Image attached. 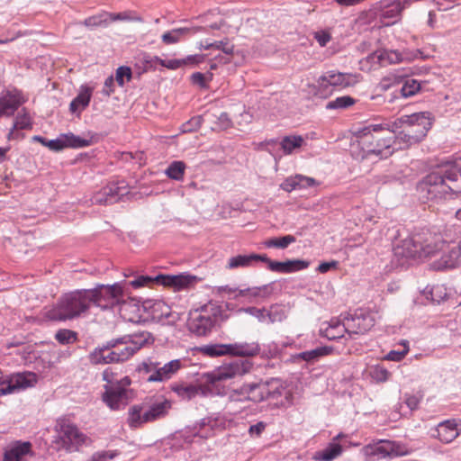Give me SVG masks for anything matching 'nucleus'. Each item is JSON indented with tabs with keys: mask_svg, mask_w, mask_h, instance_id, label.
<instances>
[{
	"mask_svg": "<svg viewBox=\"0 0 461 461\" xmlns=\"http://www.w3.org/2000/svg\"><path fill=\"white\" fill-rule=\"evenodd\" d=\"M431 239L428 229H415L413 231L405 228L397 230L393 237V256L390 263L385 265L384 272L407 269L410 259L433 256L438 246Z\"/></svg>",
	"mask_w": 461,
	"mask_h": 461,
	"instance_id": "nucleus-1",
	"label": "nucleus"
},
{
	"mask_svg": "<svg viewBox=\"0 0 461 461\" xmlns=\"http://www.w3.org/2000/svg\"><path fill=\"white\" fill-rule=\"evenodd\" d=\"M384 131H391L388 122L368 123L357 128L354 132L357 140L350 145L352 158L363 161L370 159L373 156L378 159L391 157L396 151L393 147L394 140L393 138L377 136Z\"/></svg>",
	"mask_w": 461,
	"mask_h": 461,
	"instance_id": "nucleus-2",
	"label": "nucleus"
},
{
	"mask_svg": "<svg viewBox=\"0 0 461 461\" xmlns=\"http://www.w3.org/2000/svg\"><path fill=\"white\" fill-rule=\"evenodd\" d=\"M285 389L284 382L279 377L264 379L248 374L242 384L231 391L230 397L240 402L260 403L278 399Z\"/></svg>",
	"mask_w": 461,
	"mask_h": 461,
	"instance_id": "nucleus-3",
	"label": "nucleus"
},
{
	"mask_svg": "<svg viewBox=\"0 0 461 461\" xmlns=\"http://www.w3.org/2000/svg\"><path fill=\"white\" fill-rule=\"evenodd\" d=\"M89 289H76L61 294L56 303L45 312L44 317L51 321H67L81 317L94 305Z\"/></svg>",
	"mask_w": 461,
	"mask_h": 461,
	"instance_id": "nucleus-4",
	"label": "nucleus"
},
{
	"mask_svg": "<svg viewBox=\"0 0 461 461\" xmlns=\"http://www.w3.org/2000/svg\"><path fill=\"white\" fill-rule=\"evenodd\" d=\"M172 406L173 402L164 395L146 397L142 402L129 407L126 423L131 429H140L144 424L165 419Z\"/></svg>",
	"mask_w": 461,
	"mask_h": 461,
	"instance_id": "nucleus-5",
	"label": "nucleus"
},
{
	"mask_svg": "<svg viewBox=\"0 0 461 461\" xmlns=\"http://www.w3.org/2000/svg\"><path fill=\"white\" fill-rule=\"evenodd\" d=\"M202 278L189 272L178 274L158 273L155 276L139 275L131 281L130 285L133 289L141 287L155 288L163 286L174 292H181L194 288Z\"/></svg>",
	"mask_w": 461,
	"mask_h": 461,
	"instance_id": "nucleus-6",
	"label": "nucleus"
},
{
	"mask_svg": "<svg viewBox=\"0 0 461 461\" xmlns=\"http://www.w3.org/2000/svg\"><path fill=\"white\" fill-rule=\"evenodd\" d=\"M131 281L125 280L113 283V285L96 284L95 287L89 288L94 305L100 306L101 301L108 302L111 305H118L122 311L129 307H134L137 312H140V299L129 295L128 286Z\"/></svg>",
	"mask_w": 461,
	"mask_h": 461,
	"instance_id": "nucleus-7",
	"label": "nucleus"
},
{
	"mask_svg": "<svg viewBox=\"0 0 461 461\" xmlns=\"http://www.w3.org/2000/svg\"><path fill=\"white\" fill-rule=\"evenodd\" d=\"M131 378L128 375L116 380L114 384H104L101 399L111 411L124 410L135 397L134 389L129 388Z\"/></svg>",
	"mask_w": 461,
	"mask_h": 461,
	"instance_id": "nucleus-8",
	"label": "nucleus"
},
{
	"mask_svg": "<svg viewBox=\"0 0 461 461\" xmlns=\"http://www.w3.org/2000/svg\"><path fill=\"white\" fill-rule=\"evenodd\" d=\"M366 459L380 460L384 458L393 459L398 456H407L411 453L408 447L399 441L379 439L364 446L361 449Z\"/></svg>",
	"mask_w": 461,
	"mask_h": 461,
	"instance_id": "nucleus-9",
	"label": "nucleus"
},
{
	"mask_svg": "<svg viewBox=\"0 0 461 461\" xmlns=\"http://www.w3.org/2000/svg\"><path fill=\"white\" fill-rule=\"evenodd\" d=\"M55 430L57 435L53 442L59 448L69 452L78 450L86 439V436L78 429L77 426L66 419L57 420Z\"/></svg>",
	"mask_w": 461,
	"mask_h": 461,
	"instance_id": "nucleus-10",
	"label": "nucleus"
},
{
	"mask_svg": "<svg viewBox=\"0 0 461 461\" xmlns=\"http://www.w3.org/2000/svg\"><path fill=\"white\" fill-rule=\"evenodd\" d=\"M445 182L439 172L432 171L417 182L416 191L422 203L447 200Z\"/></svg>",
	"mask_w": 461,
	"mask_h": 461,
	"instance_id": "nucleus-11",
	"label": "nucleus"
},
{
	"mask_svg": "<svg viewBox=\"0 0 461 461\" xmlns=\"http://www.w3.org/2000/svg\"><path fill=\"white\" fill-rule=\"evenodd\" d=\"M254 364L249 359H238L225 363L205 375L206 382L212 385L217 383L249 374Z\"/></svg>",
	"mask_w": 461,
	"mask_h": 461,
	"instance_id": "nucleus-12",
	"label": "nucleus"
},
{
	"mask_svg": "<svg viewBox=\"0 0 461 461\" xmlns=\"http://www.w3.org/2000/svg\"><path fill=\"white\" fill-rule=\"evenodd\" d=\"M140 299V311L150 316L151 321L157 323L162 322L164 319L168 320L167 325L174 326L179 320L180 314L170 310V307L162 300Z\"/></svg>",
	"mask_w": 461,
	"mask_h": 461,
	"instance_id": "nucleus-13",
	"label": "nucleus"
},
{
	"mask_svg": "<svg viewBox=\"0 0 461 461\" xmlns=\"http://www.w3.org/2000/svg\"><path fill=\"white\" fill-rule=\"evenodd\" d=\"M340 317L349 322L351 337L366 334L375 324V315L369 309L357 308L354 312H347L341 313Z\"/></svg>",
	"mask_w": 461,
	"mask_h": 461,
	"instance_id": "nucleus-14",
	"label": "nucleus"
},
{
	"mask_svg": "<svg viewBox=\"0 0 461 461\" xmlns=\"http://www.w3.org/2000/svg\"><path fill=\"white\" fill-rule=\"evenodd\" d=\"M391 127V131H397L399 129L407 128L413 130V127H417L414 131H426V135L432 126L431 113L429 112H419L411 114H404L395 119L393 122H388Z\"/></svg>",
	"mask_w": 461,
	"mask_h": 461,
	"instance_id": "nucleus-15",
	"label": "nucleus"
},
{
	"mask_svg": "<svg viewBox=\"0 0 461 461\" xmlns=\"http://www.w3.org/2000/svg\"><path fill=\"white\" fill-rule=\"evenodd\" d=\"M421 54L420 50L400 52L394 50L378 49L369 54L366 59L368 62L384 67L386 65L401 63L403 60H413L418 59Z\"/></svg>",
	"mask_w": 461,
	"mask_h": 461,
	"instance_id": "nucleus-16",
	"label": "nucleus"
},
{
	"mask_svg": "<svg viewBox=\"0 0 461 461\" xmlns=\"http://www.w3.org/2000/svg\"><path fill=\"white\" fill-rule=\"evenodd\" d=\"M219 426L218 417L207 416L196 421L193 426H187L184 430L179 431V437L183 438L185 443H192L195 437L208 438L213 436L214 430Z\"/></svg>",
	"mask_w": 461,
	"mask_h": 461,
	"instance_id": "nucleus-17",
	"label": "nucleus"
},
{
	"mask_svg": "<svg viewBox=\"0 0 461 461\" xmlns=\"http://www.w3.org/2000/svg\"><path fill=\"white\" fill-rule=\"evenodd\" d=\"M28 101L21 89L13 87L5 89L0 94V112L5 117L14 116L19 108Z\"/></svg>",
	"mask_w": 461,
	"mask_h": 461,
	"instance_id": "nucleus-18",
	"label": "nucleus"
},
{
	"mask_svg": "<svg viewBox=\"0 0 461 461\" xmlns=\"http://www.w3.org/2000/svg\"><path fill=\"white\" fill-rule=\"evenodd\" d=\"M5 380L8 381L5 389L1 390L3 394H12L20 390L33 387L38 382V376L33 372H17L5 375Z\"/></svg>",
	"mask_w": 461,
	"mask_h": 461,
	"instance_id": "nucleus-19",
	"label": "nucleus"
},
{
	"mask_svg": "<svg viewBox=\"0 0 461 461\" xmlns=\"http://www.w3.org/2000/svg\"><path fill=\"white\" fill-rule=\"evenodd\" d=\"M460 420L447 419L429 429V435L443 444L451 443L460 436Z\"/></svg>",
	"mask_w": 461,
	"mask_h": 461,
	"instance_id": "nucleus-20",
	"label": "nucleus"
},
{
	"mask_svg": "<svg viewBox=\"0 0 461 461\" xmlns=\"http://www.w3.org/2000/svg\"><path fill=\"white\" fill-rule=\"evenodd\" d=\"M267 268L275 273L291 274L308 268L311 261L303 258H288L284 261L271 259L267 256Z\"/></svg>",
	"mask_w": 461,
	"mask_h": 461,
	"instance_id": "nucleus-21",
	"label": "nucleus"
},
{
	"mask_svg": "<svg viewBox=\"0 0 461 461\" xmlns=\"http://www.w3.org/2000/svg\"><path fill=\"white\" fill-rule=\"evenodd\" d=\"M349 322L344 323V320L341 321L339 318H332L326 328H321L319 330L320 336L325 338L330 341H339V339H345L348 340L354 339L351 337Z\"/></svg>",
	"mask_w": 461,
	"mask_h": 461,
	"instance_id": "nucleus-22",
	"label": "nucleus"
},
{
	"mask_svg": "<svg viewBox=\"0 0 461 461\" xmlns=\"http://www.w3.org/2000/svg\"><path fill=\"white\" fill-rule=\"evenodd\" d=\"M394 140L393 147L398 149H405L410 148L411 145L421 142L426 137V131H414V130H409L407 128L399 129L397 131H389Z\"/></svg>",
	"mask_w": 461,
	"mask_h": 461,
	"instance_id": "nucleus-23",
	"label": "nucleus"
},
{
	"mask_svg": "<svg viewBox=\"0 0 461 461\" xmlns=\"http://www.w3.org/2000/svg\"><path fill=\"white\" fill-rule=\"evenodd\" d=\"M33 456L32 442L14 440L5 448L3 461H27L28 456Z\"/></svg>",
	"mask_w": 461,
	"mask_h": 461,
	"instance_id": "nucleus-24",
	"label": "nucleus"
},
{
	"mask_svg": "<svg viewBox=\"0 0 461 461\" xmlns=\"http://www.w3.org/2000/svg\"><path fill=\"white\" fill-rule=\"evenodd\" d=\"M117 341L107 340L99 344L89 353V362L94 366L119 364L110 348L112 345H115Z\"/></svg>",
	"mask_w": 461,
	"mask_h": 461,
	"instance_id": "nucleus-25",
	"label": "nucleus"
},
{
	"mask_svg": "<svg viewBox=\"0 0 461 461\" xmlns=\"http://www.w3.org/2000/svg\"><path fill=\"white\" fill-rule=\"evenodd\" d=\"M198 32H207L205 26H193V27H179L173 28L169 31L165 32L161 35V41L166 45H172L185 40L190 35L196 34Z\"/></svg>",
	"mask_w": 461,
	"mask_h": 461,
	"instance_id": "nucleus-26",
	"label": "nucleus"
},
{
	"mask_svg": "<svg viewBox=\"0 0 461 461\" xmlns=\"http://www.w3.org/2000/svg\"><path fill=\"white\" fill-rule=\"evenodd\" d=\"M94 87L88 84L80 86L77 95L69 104V112L79 116L86 110L91 102Z\"/></svg>",
	"mask_w": 461,
	"mask_h": 461,
	"instance_id": "nucleus-27",
	"label": "nucleus"
},
{
	"mask_svg": "<svg viewBox=\"0 0 461 461\" xmlns=\"http://www.w3.org/2000/svg\"><path fill=\"white\" fill-rule=\"evenodd\" d=\"M216 325V321L212 316L199 314L187 321L188 330L197 337L208 336Z\"/></svg>",
	"mask_w": 461,
	"mask_h": 461,
	"instance_id": "nucleus-28",
	"label": "nucleus"
},
{
	"mask_svg": "<svg viewBox=\"0 0 461 461\" xmlns=\"http://www.w3.org/2000/svg\"><path fill=\"white\" fill-rule=\"evenodd\" d=\"M182 367L180 359H174L166 363L163 366H156L153 374L149 375L147 382H165L169 380L175 374H176Z\"/></svg>",
	"mask_w": 461,
	"mask_h": 461,
	"instance_id": "nucleus-29",
	"label": "nucleus"
},
{
	"mask_svg": "<svg viewBox=\"0 0 461 461\" xmlns=\"http://www.w3.org/2000/svg\"><path fill=\"white\" fill-rule=\"evenodd\" d=\"M267 259V254H260L256 252H251L249 254H238L230 258L228 262V267L230 269L240 268V267H249L256 266L258 263L262 262L266 264V260Z\"/></svg>",
	"mask_w": 461,
	"mask_h": 461,
	"instance_id": "nucleus-30",
	"label": "nucleus"
},
{
	"mask_svg": "<svg viewBox=\"0 0 461 461\" xmlns=\"http://www.w3.org/2000/svg\"><path fill=\"white\" fill-rule=\"evenodd\" d=\"M119 182H110L93 197V202L99 205H110L117 203L119 197Z\"/></svg>",
	"mask_w": 461,
	"mask_h": 461,
	"instance_id": "nucleus-31",
	"label": "nucleus"
},
{
	"mask_svg": "<svg viewBox=\"0 0 461 461\" xmlns=\"http://www.w3.org/2000/svg\"><path fill=\"white\" fill-rule=\"evenodd\" d=\"M306 139L299 134H287L280 138L279 149L283 152L284 156H290L302 149L306 146Z\"/></svg>",
	"mask_w": 461,
	"mask_h": 461,
	"instance_id": "nucleus-32",
	"label": "nucleus"
},
{
	"mask_svg": "<svg viewBox=\"0 0 461 461\" xmlns=\"http://www.w3.org/2000/svg\"><path fill=\"white\" fill-rule=\"evenodd\" d=\"M89 138L76 135L73 132H67L64 139L67 143V149H82L89 147L99 140L98 134L93 131H87Z\"/></svg>",
	"mask_w": 461,
	"mask_h": 461,
	"instance_id": "nucleus-33",
	"label": "nucleus"
},
{
	"mask_svg": "<svg viewBox=\"0 0 461 461\" xmlns=\"http://www.w3.org/2000/svg\"><path fill=\"white\" fill-rule=\"evenodd\" d=\"M421 90V83L417 79L407 78L399 89H395L392 93L389 99L390 103H393L395 99L400 97L409 98L417 95Z\"/></svg>",
	"mask_w": 461,
	"mask_h": 461,
	"instance_id": "nucleus-34",
	"label": "nucleus"
},
{
	"mask_svg": "<svg viewBox=\"0 0 461 461\" xmlns=\"http://www.w3.org/2000/svg\"><path fill=\"white\" fill-rule=\"evenodd\" d=\"M126 343L134 350V355L143 347L151 345L155 341L154 336L149 331L135 332L125 334Z\"/></svg>",
	"mask_w": 461,
	"mask_h": 461,
	"instance_id": "nucleus-35",
	"label": "nucleus"
},
{
	"mask_svg": "<svg viewBox=\"0 0 461 461\" xmlns=\"http://www.w3.org/2000/svg\"><path fill=\"white\" fill-rule=\"evenodd\" d=\"M332 87H348L356 84V76L351 73H343L336 70H329L324 73Z\"/></svg>",
	"mask_w": 461,
	"mask_h": 461,
	"instance_id": "nucleus-36",
	"label": "nucleus"
},
{
	"mask_svg": "<svg viewBox=\"0 0 461 461\" xmlns=\"http://www.w3.org/2000/svg\"><path fill=\"white\" fill-rule=\"evenodd\" d=\"M342 452V445L339 441L331 439L323 449L315 452L312 458L315 461H332Z\"/></svg>",
	"mask_w": 461,
	"mask_h": 461,
	"instance_id": "nucleus-37",
	"label": "nucleus"
},
{
	"mask_svg": "<svg viewBox=\"0 0 461 461\" xmlns=\"http://www.w3.org/2000/svg\"><path fill=\"white\" fill-rule=\"evenodd\" d=\"M169 387L173 393H175L181 400L184 401H190L194 399L198 395L200 392L198 385L186 384L184 382L172 383Z\"/></svg>",
	"mask_w": 461,
	"mask_h": 461,
	"instance_id": "nucleus-38",
	"label": "nucleus"
},
{
	"mask_svg": "<svg viewBox=\"0 0 461 461\" xmlns=\"http://www.w3.org/2000/svg\"><path fill=\"white\" fill-rule=\"evenodd\" d=\"M285 348L286 344L279 345L275 341H271L267 344L260 345V353H258V356L263 360L278 358L284 362L285 359H283V353Z\"/></svg>",
	"mask_w": 461,
	"mask_h": 461,
	"instance_id": "nucleus-39",
	"label": "nucleus"
},
{
	"mask_svg": "<svg viewBox=\"0 0 461 461\" xmlns=\"http://www.w3.org/2000/svg\"><path fill=\"white\" fill-rule=\"evenodd\" d=\"M111 340H119L110 347L119 363L125 362L134 356V350L126 343V338L121 336Z\"/></svg>",
	"mask_w": 461,
	"mask_h": 461,
	"instance_id": "nucleus-40",
	"label": "nucleus"
},
{
	"mask_svg": "<svg viewBox=\"0 0 461 461\" xmlns=\"http://www.w3.org/2000/svg\"><path fill=\"white\" fill-rule=\"evenodd\" d=\"M155 59H159L158 56H152L149 52H141L138 59V62L135 63V68L138 70L139 77L148 73L149 71H156L157 66L158 65V61L155 60Z\"/></svg>",
	"mask_w": 461,
	"mask_h": 461,
	"instance_id": "nucleus-41",
	"label": "nucleus"
},
{
	"mask_svg": "<svg viewBox=\"0 0 461 461\" xmlns=\"http://www.w3.org/2000/svg\"><path fill=\"white\" fill-rule=\"evenodd\" d=\"M329 83L330 81L326 76L322 74L317 78L316 84L308 85L310 93L312 95L322 99L330 97L333 93V89L332 86Z\"/></svg>",
	"mask_w": 461,
	"mask_h": 461,
	"instance_id": "nucleus-42",
	"label": "nucleus"
},
{
	"mask_svg": "<svg viewBox=\"0 0 461 461\" xmlns=\"http://www.w3.org/2000/svg\"><path fill=\"white\" fill-rule=\"evenodd\" d=\"M407 78H410L409 73L405 72L404 68L402 71H397L396 73L389 74L388 76L383 77L378 85V87L382 91H387L395 86L400 84L402 85Z\"/></svg>",
	"mask_w": 461,
	"mask_h": 461,
	"instance_id": "nucleus-43",
	"label": "nucleus"
},
{
	"mask_svg": "<svg viewBox=\"0 0 461 461\" xmlns=\"http://www.w3.org/2000/svg\"><path fill=\"white\" fill-rule=\"evenodd\" d=\"M295 241L296 238L294 235L286 234L266 239L262 244L267 249H285Z\"/></svg>",
	"mask_w": 461,
	"mask_h": 461,
	"instance_id": "nucleus-44",
	"label": "nucleus"
},
{
	"mask_svg": "<svg viewBox=\"0 0 461 461\" xmlns=\"http://www.w3.org/2000/svg\"><path fill=\"white\" fill-rule=\"evenodd\" d=\"M187 168L186 163L183 160H173L165 169L164 173L167 178L174 181H183Z\"/></svg>",
	"mask_w": 461,
	"mask_h": 461,
	"instance_id": "nucleus-45",
	"label": "nucleus"
},
{
	"mask_svg": "<svg viewBox=\"0 0 461 461\" xmlns=\"http://www.w3.org/2000/svg\"><path fill=\"white\" fill-rule=\"evenodd\" d=\"M17 114L14 116L13 125L14 128L20 131H30L33 128L34 121L32 117L30 111L26 107H22L20 111H17Z\"/></svg>",
	"mask_w": 461,
	"mask_h": 461,
	"instance_id": "nucleus-46",
	"label": "nucleus"
},
{
	"mask_svg": "<svg viewBox=\"0 0 461 461\" xmlns=\"http://www.w3.org/2000/svg\"><path fill=\"white\" fill-rule=\"evenodd\" d=\"M206 120L214 123L212 127L214 131H227L233 127V122L226 112H221L219 115L210 113Z\"/></svg>",
	"mask_w": 461,
	"mask_h": 461,
	"instance_id": "nucleus-47",
	"label": "nucleus"
},
{
	"mask_svg": "<svg viewBox=\"0 0 461 461\" xmlns=\"http://www.w3.org/2000/svg\"><path fill=\"white\" fill-rule=\"evenodd\" d=\"M238 357L245 359L255 357L260 353V344L257 341L253 342H237Z\"/></svg>",
	"mask_w": 461,
	"mask_h": 461,
	"instance_id": "nucleus-48",
	"label": "nucleus"
},
{
	"mask_svg": "<svg viewBox=\"0 0 461 461\" xmlns=\"http://www.w3.org/2000/svg\"><path fill=\"white\" fill-rule=\"evenodd\" d=\"M266 321L267 323H275L283 321L286 319L285 305L280 303H272L268 309L266 308Z\"/></svg>",
	"mask_w": 461,
	"mask_h": 461,
	"instance_id": "nucleus-49",
	"label": "nucleus"
},
{
	"mask_svg": "<svg viewBox=\"0 0 461 461\" xmlns=\"http://www.w3.org/2000/svg\"><path fill=\"white\" fill-rule=\"evenodd\" d=\"M456 251V246H454L447 254H445L437 265L438 270L454 269L461 264V255L455 257L453 252Z\"/></svg>",
	"mask_w": 461,
	"mask_h": 461,
	"instance_id": "nucleus-50",
	"label": "nucleus"
},
{
	"mask_svg": "<svg viewBox=\"0 0 461 461\" xmlns=\"http://www.w3.org/2000/svg\"><path fill=\"white\" fill-rule=\"evenodd\" d=\"M209 116L210 113L208 112L202 115L193 116L180 126V131L182 133H191L197 131L201 128L203 122L206 121V118Z\"/></svg>",
	"mask_w": 461,
	"mask_h": 461,
	"instance_id": "nucleus-51",
	"label": "nucleus"
},
{
	"mask_svg": "<svg viewBox=\"0 0 461 461\" xmlns=\"http://www.w3.org/2000/svg\"><path fill=\"white\" fill-rule=\"evenodd\" d=\"M357 103V99L351 95H342L328 102L325 105L327 110H346L353 106Z\"/></svg>",
	"mask_w": 461,
	"mask_h": 461,
	"instance_id": "nucleus-52",
	"label": "nucleus"
},
{
	"mask_svg": "<svg viewBox=\"0 0 461 461\" xmlns=\"http://www.w3.org/2000/svg\"><path fill=\"white\" fill-rule=\"evenodd\" d=\"M299 362H305L306 364H313L317 362L314 348L292 354L288 358L284 360V363L286 365Z\"/></svg>",
	"mask_w": 461,
	"mask_h": 461,
	"instance_id": "nucleus-53",
	"label": "nucleus"
},
{
	"mask_svg": "<svg viewBox=\"0 0 461 461\" xmlns=\"http://www.w3.org/2000/svg\"><path fill=\"white\" fill-rule=\"evenodd\" d=\"M54 339L60 345H69L78 341V333L69 329H59L56 331Z\"/></svg>",
	"mask_w": 461,
	"mask_h": 461,
	"instance_id": "nucleus-54",
	"label": "nucleus"
},
{
	"mask_svg": "<svg viewBox=\"0 0 461 461\" xmlns=\"http://www.w3.org/2000/svg\"><path fill=\"white\" fill-rule=\"evenodd\" d=\"M213 78V74L211 71H207L206 73L203 72H194L190 76V82L194 86H199L201 89H208L209 82Z\"/></svg>",
	"mask_w": 461,
	"mask_h": 461,
	"instance_id": "nucleus-55",
	"label": "nucleus"
},
{
	"mask_svg": "<svg viewBox=\"0 0 461 461\" xmlns=\"http://www.w3.org/2000/svg\"><path fill=\"white\" fill-rule=\"evenodd\" d=\"M133 77L131 68L129 66H120L115 70V80L119 86L123 87L126 83L131 82Z\"/></svg>",
	"mask_w": 461,
	"mask_h": 461,
	"instance_id": "nucleus-56",
	"label": "nucleus"
},
{
	"mask_svg": "<svg viewBox=\"0 0 461 461\" xmlns=\"http://www.w3.org/2000/svg\"><path fill=\"white\" fill-rule=\"evenodd\" d=\"M195 350L207 357H221V343H211L196 347Z\"/></svg>",
	"mask_w": 461,
	"mask_h": 461,
	"instance_id": "nucleus-57",
	"label": "nucleus"
},
{
	"mask_svg": "<svg viewBox=\"0 0 461 461\" xmlns=\"http://www.w3.org/2000/svg\"><path fill=\"white\" fill-rule=\"evenodd\" d=\"M248 313L255 317L259 322H266V307L258 308L256 306L240 307L236 310V314Z\"/></svg>",
	"mask_w": 461,
	"mask_h": 461,
	"instance_id": "nucleus-58",
	"label": "nucleus"
},
{
	"mask_svg": "<svg viewBox=\"0 0 461 461\" xmlns=\"http://www.w3.org/2000/svg\"><path fill=\"white\" fill-rule=\"evenodd\" d=\"M267 153H269L277 164L283 158V152L279 149L280 138L267 139Z\"/></svg>",
	"mask_w": 461,
	"mask_h": 461,
	"instance_id": "nucleus-59",
	"label": "nucleus"
},
{
	"mask_svg": "<svg viewBox=\"0 0 461 461\" xmlns=\"http://www.w3.org/2000/svg\"><path fill=\"white\" fill-rule=\"evenodd\" d=\"M390 375V372L381 365L375 366L370 371L372 379L377 383H384L387 381Z\"/></svg>",
	"mask_w": 461,
	"mask_h": 461,
	"instance_id": "nucleus-60",
	"label": "nucleus"
},
{
	"mask_svg": "<svg viewBox=\"0 0 461 461\" xmlns=\"http://www.w3.org/2000/svg\"><path fill=\"white\" fill-rule=\"evenodd\" d=\"M86 27L95 29L100 26H107L108 20L104 15V13L102 14L92 15L84 20L83 23Z\"/></svg>",
	"mask_w": 461,
	"mask_h": 461,
	"instance_id": "nucleus-61",
	"label": "nucleus"
},
{
	"mask_svg": "<svg viewBox=\"0 0 461 461\" xmlns=\"http://www.w3.org/2000/svg\"><path fill=\"white\" fill-rule=\"evenodd\" d=\"M66 133H60L56 139L49 140L48 149L53 152H60L67 149V143L64 139Z\"/></svg>",
	"mask_w": 461,
	"mask_h": 461,
	"instance_id": "nucleus-62",
	"label": "nucleus"
},
{
	"mask_svg": "<svg viewBox=\"0 0 461 461\" xmlns=\"http://www.w3.org/2000/svg\"><path fill=\"white\" fill-rule=\"evenodd\" d=\"M448 297L447 288L441 285H433V297L432 304H440L445 302Z\"/></svg>",
	"mask_w": 461,
	"mask_h": 461,
	"instance_id": "nucleus-63",
	"label": "nucleus"
},
{
	"mask_svg": "<svg viewBox=\"0 0 461 461\" xmlns=\"http://www.w3.org/2000/svg\"><path fill=\"white\" fill-rule=\"evenodd\" d=\"M442 167H451L459 171L461 177V153H456L453 156L441 161Z\"/></svg>",
	"mask_w": 461,
	"mask_h": 461,
	"instance_id": "nucleus-64",
	"label": "nucleus"
}]
</instances>
